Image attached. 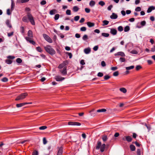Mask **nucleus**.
<instances>
[{
  "mask_svg": "<svg viewBox=\"0 0 155 155\" xmlns=\"http://www.w3.org/2000/svg\"><path fill=\"white\" fill-rule=\"evenodd\" d=\"M110 78V76L108 75H105L104 77V78L105 80H107Z\"/></svg>",
  "mask_w": 155,
  "mask_h": 155,
  "instance_id": "nucleus-43",
  "label": "nucleus"
},
{
  "mask_svg": "<svg viewBox=\"0 0 155 155\" xmlns=\"http://www.w3.org/2000/svg\"><path fill=\"white\" fill-rule=\"evenodd\" d=\"M82 39L84 40H86L88 39L87 36L86 35H84L82 38Z\"/></svg>",
  "mask_w": 155,
  "mask_h": 155,
  "instance_id": "nucleus-42",
  "label": "nucleus"
},
{
  "mask_svg": "<svg viewBox=\"0 0 155 155\" xmlns=\"http://www.w3.org/2000/svg\"><path fill=\"white\" fill-rule=\"evenodd\" d=\"M67 67H64L63 69H60V72L63 75H66L67 74Z\"/></svg>",
  "mask_w": 155,
  "mask_h": 155,
  "instance_id": "nucleus-8",
  "label": "nucleus"
},
{
  "mask_svg": "<svg viewBox=\"0 0 155 155\" xmlns=\"http://www.w3.org/2000/svg\"><path fill=\"white\" fill-rule=\"evenodd\" d=\"M7 58L9 59H13L15 58V57L14 56H9L7 57Z\"/></svg>",
  "mask_w": 155,
  "mask_h": 155,
  "instance_id": "nucleus-62",
  "label": "nucleus"
},
{
  "mask_svg": "<svg viewBox=\"0 0 155 155\" xmlns=\"http://www.w3.org/2000/svg\"><path fill=\"white\" fill-rule=\"evenodd\" d=\"M109 21L107 20H104L103 21V26H104L105 25H107L109 23Z\"/></svg>",
  "mask_w": 155,
  "mask_h": 155,
  "instance_id": "nucleus-34",
  "label": "nucleus"
},
{
  "mask_svg": "<svg viewBox=\"0 0 155 155\" xmlns=\"http://www.w3.org/2000/svg\"><path fill=\"white\" fill-rule=\"evenodd\" d=\"M13 32L8 33V36L9 37H11L13 35Z\"/></svg>",
  "mask_w": 155,
  "mask_h": 155,
  "instance_id": "nucleus-58",
  "label": "nucleus"
},
{
  "mask_svg": "<svg viewBox=\"0 0 155 155\" xmlns=\"http://www.w3.org/2000/svg\"><path fill=\"white\" fill-rule=\"evenodd\" d=\"M120 60L121 62H124L126 61V59L124 58H120Z\"/></svg>",
  "mask_w": 155,
  "mask_h": 155,
  "instance_id": "nucleus-44",
  "label": "nucleus"
},
{
  "mask_svg": "<svg viewBox=\"0 0 155 155\" xmlns=\"http://www.w3.org/2000/svg\"><path fill=\"white\" fill-rule=\"evenodd\" d=\"M65 78H64L60 76H56L55 77V79L57 81H60L64 80Z\"/></svg>",
  "mask_w": 155,
  "mask_h": 155,
  "instance_id": "nucleus-7",
  "label": "nucleus"
},
{
  "mask_svg": "<svg viewBox=\"0 0 155 155\" xmlns=\"http://www.w3.org/2000/svg\"><path fill=\"white\" fill-rule=\"evenodd\" d=\"M134 68V65H132L129 67H126V69L127 70H130L131 69H133Z\"/></svg>",
  "mask_w": 155,
  "mask_h": 155,
  "instance_id": "nucleus-38",
  "label": "nucleus"
},
{
  "mask_svg": "<svg viewBox=\"0 0 155 155\" xmlns=\"http://www.w3.org/2000/svg\"><path fill=\"white\" fill-rule=\"evenodd\" d=\"M95 4V2L93 1H91L89 3V5L90 6L92 7Z\"/></svg>",
  "mask_w": 155,
  "mask_h": 155,
  "instance_id": "nucleus-28",
  "label": "nucleus"
},
{
  "mask_svg": "<svg viewBox=\"0 0 155 155\" xmlns=\"http://www.w3.org/2000/svg\"><path fill=\"white\" fill-rule=\"evenodd\" d=\"M6 25L8 26L9 28H11L12 27L11 24L10 23V22L9 20H8L6 21Z\"/></svg>",
  "mask_w": 155,
  "mask_h": 155,
  "instance_id": "nucleus-22",
  "label": "nucleus"
},
{
  "mask_svg": "<svg viewBox=\"0 0 155 155\" xmlns=\"http://www.w3.org/2000/svg\"><path fill=\"white\" fill-rule=\"evenodd\" d=\"M62 147H61L58 151L57 155H62Z\"/></svg>",
  "mask_w": 155,
  "mask_h": 155,
  "instance_id": "nucleus-19",
  "label": "nucleus"
},
{
  "mask_svg": "<svg viewBox=\"0 0 155 155\" xmlns=\"http://www.w3.org/2000/svg\"><path fill=\"white\" fill-rule=\"evenodd\" d=\"M43 142L44 144H45L47 143V141L45 137L43 138Z\"/></svg>",
  "mask_w": 155,
  "mask_h": 155,
  "instance_id": "nucleus-54",
  "label": "nucleus"
},
{
  "mask_svg": "<svg viewBox=\"0 0 155 155\" xmlns=\"http://www.w3.org/2000/svg\"><path fill=\"white\" fill-rule=\"evenodd\" d=\"M91 51V49L89 48H85L84 50V52L86 54H88Z\"/></svg>",
  "mask_w": 155,
  "mask_h": 155,
  "instance_id": "nucleus-15",
  "label": "nucleus"
},
{
  "mask_svg": "<svg viewBox=\"0 0 155 155\" xmlns=\"http://www.w3.org/2000/svg\"><path fill=\"white\" fill-rule=\"evenodd\" d=\"M135 10L137 12H139L141 10V8L140 7H137L135 8Z\"/></svg>",
  "mask_w": 155,
  "mask_h": 155,
  "instance_id": "nucleus-51",
  "label": "nucleus"
},
{
  "mask_svg": "<svg viewBox=\"0 0 155 155\" xmlns=\"http://www.w3.org/2000/svg\"><path fill=\"white\" fill-rule=\"evenodd\" d=\"M97 76L99 77H102L103 76V73L99 72L98 73Z\"/></svg>",
  "mask_w": 155,
  "mask_h": 155,
  "instance_id": "nucleus-52",
  "label": "nucleus"
},
{
  "mask_svg": "<svg viewBox=\"0 0 155 155\" xmlns=\"http://www.w3.org/2000/svg\"><path fill=\"white\" fill-rule=\"evenodd\" d=\"M28 96L27 93L25 92L21 93L18 95L15 99V100L16 101L22 100L25 99L26 97Z\"/></svg>",
  "mask_w": 155,
  "mask_h": 155,
  "instance_id": "nucleus-2",
  "label": "nucleus"
},
{
  "mask_svg": "<svg viewBox=\"0 0 155 155\" xmlns=\"http://www.w3.org/2000/svg\"><path fill=\"white\" fill-rule=\"evenodd\" d=\"M79 9V8L77 6H74L73 7V10L74 12H78Z\"/></svg>",
  "mask_w": 155,
  "mask_h": 155,
  "instance_id": "nucleus-27",
  "label": "nucleus"
},
{
  "mask_svg": "<svg viewBox=\"0 0 155 155\" xmlns=\"http://www.w3.org/2000/svg\"><path fill=\"white\" fill-rule=\"evenodd\" d=\"M27 17L31 24L33 25H35V21L33 17L31 14L30 13L28 12L27 13Z\"/></svg>",
  "mask_w": 155,
  "mask_h": 155,
  "instance_id": "nucleus-3",
  "label": "nucleus"
},
{
  "mask_svg": "<svg viewBox=\"0 0 155 155\" xmlns=\"http://www.w3.org/2000/svg\"><path fill=\"white\" fill-rule=\"evenodd\" d=\"M87 25L89 27H91L94 26L95 24L94 23L91 22H87Z\"/></svg>",
  "mask_w": 155,
  "mask_h": 155,
  "instance_id": "nucleus-16",
  "label": "nucleus"
},
{
  "mask_svg": "<svg viewBox=\"0 0 155 155\" xmlns=\"http://www.w3.org/2000/svg\"><path fill=\"white\" fill-rule=\"evenodd\" d=\"M66 65V63L65 62H63L62 63L59 65L58 68L60 69L62 68H63L64 67H66L65 66Z\"/></svg>",
  "mask_w": 155,
  "mask_h": 155,
  "instance_id": "nucleus-9",
  "label": "nucleus"
},
{
  "mask_svg": "<svg viewBox=\"0 0 155 155\" xmlns=\"http://www.w3.org/2000/svg\"><path fill=\"white\" fill-rule=\"evenodd\" d=\"M155 9V7L153 6H151L148 9L147 12V13L150 12L152 10Z\"/></svg>",
  "mask_w": 155,
  "mask_h": 155,
  "instance_id": "nucleus-12",
  "label": "nucleus"
},
{
  "mask_svg": "<svg viewBox=\"0 0 155 155\" xmlns=\"http://www.w3.org/2000/svg\"><path fill=\"white\" fill-rule=\"evenodd\" d=\"M24 106V104H23V103H20V104H17L16 105V107L18 108L22 107Z\"/></svg>",
  "mask_w": 155,
  "mask_h": 155,
  "instance_id": "nucleus-31",
  "label": "nucleus"
},
{
  "mask_svg": "<svg viewBox=\"0 0 155 155\" xmlns=\"http://www.w3.org/2000/svg\"><path fill=\"white\" fill-rule=\"evenodd\" d=\"M119 75L118 71H116L113 73V75L114 76H117Z\"/></svg>",
  "mask_w": 155,
  "mask_h": 155,
  "instance_id": "nucleus-46",
  "label": "nucleus"
},
{
  "mask_svg": "<svg viewBox=\"0 0 155 155\" xmlns=\"http://www.w3.org/2000/svg\"><path fill=\"white\" fill-rule=\"evenodd\" d=\"M105 147V144L104 143L102 145H101L100 148V150L101 152H103L104 151Z\"/></svg>",
  "mask_w": 155,
  "mask_h": 155,
  "instance_id": "nucleus-17",
  "label": "nucleus"
},
{
  "mask_svg": "<svg viewBox=\"0 0 155 155\" xmlns=\"http://www.w3.org/2000/svg\"><path fill=\"white\" fill-rule=\"evenodd\" d=\"M66 14L68 15H70L71 14V11L70 10H67L66 11Z\"/></svg>",
  "mask_w": 155,
  "mask_h": 155,
  "instance_id": "nucleus-50",
  "label": "nucleus"
},
{
  "mask_svg": "<svg viewBox=\"0 0 155 155\" xmlns=\"http://www.w3.org/2000/svg\"><path fill=\"white\" fill-rule=\"evenodd\" d=\"M8 80V79L6 77H4L3 78L2 80L1 81L4 82H6Z\"/></svg>",
  "mask_w": 155,
  "mask_h": 155,
  "instance_id": "nucleus-40",
  "label": "nucleus"
},
{
  "mask_svg": "<svg viewBox=\"0 0 155 155\" xmlns=\"http://www.w3.org/2000/svg\"><path fill=\"white\" fill-rule=\"evenodd\" d=\"M101 143L100 141H98L97 146H96V148L97 150L99 149L100 148V147L101 146Z\"/></svg>",
  "mask_w": 155,
  "mask_h": 155,
  "instance_id": "nucleus-18",
  "label": "nucleus"
},
{
  "mask_svg": "<svg viewBox=\"0 0 155 155\" xmlns=\"http://www.w3.org/2000/svg\"><path fill=\"white\" fill-rule=\"evenodd\" d=\"M60 16V15L59 14H56L54 17V19L55 20H56L58 19Z\"/></svg>",
  "mask_w": 155,
  "mask_h": 155,
  "instance_id": "nucleus-37",
  "label": "nucleus"
},
{
  "mask_svg": "<svg viewBox=\"0 0 155 155\" xmlns=\"http://www.w3.org/2000/svg\"><path fill=\"white\" fill-rule=\"evenodd\" d=\"M101 65L102 67H105L106 66V63L104 61H102L101 62Z\"/></svg>",
  "mask_w": 155,
  "mask_h": 155,
  "instance_id": "nucleus-55",
  "label": "nucleus"
},
{
  "mask_svg": "<svg viewBox=\"0 0 155 155\" xmlns=\"http://www.w3.org/2000/svg\"><path fill=\"white\" fill-rule=\"evenodd\" d=\"M16 62L18 64H20L22 62V60L20 58H17L16 60Z\"/></svg>",
  "mask_w": 155,
  "mask_h": 155,
  "instance_id": "nucleus-32",
  "label": "nucleus"
},
{
  "mask_svg": "<svg viewBox=\"0 0 155 155\" xmlns=\"http://www.w3.org/2000/svg\"><path fill=\"white\" fill-rule=\"evenodd\" d=\"M102 139L104 142H105L107 140V137L106 135H104L103 136Z\"/></svg>",
  "mask_w": 155,
  "mask_h": 155,
  "instance_id": "nucleus-33",
  "label": "nucleus"
},
{
  "mask_svg": "<svg viewBox=\"0 0 155 155\" xmlns=\"http://www.w3.org/2000/svg\"><path fill=\"white\" fill-rule=\"evenodd\" d=\"M101 35L102 36L105 37H108L109 36V34L108 33H102Z\"/></svg>",
  "mask_w": 155,
  "mask_h": 155,
  "instance_id": "nucleus-29",
  "label": "nucleus"
},
{
  "mask_svg": "<svg viewBox=\"0 0 155 155\" xmlns=\"http://www.w3.org/2000/svg\"><path fill=\"white\" fill-rule=\"evenodd\" d=\"M114 55L115 56L120 55L122 57H124L125 56V54L124 52L122 51H120L115 54Z\"/></svg>",
  "mask_w": 155,
  "mask_h": 155,
  "instance_id": "nucleus-10",
  "label": "nucleus"
},
{
  "mask_svg": "<svg viewBox=\"0 0 155 155\" xmlns=\"http://www.w3.org/2000/svg\"><path fill=\"white\" fill-rule=\"evenodd\" d=\"M142 68V67L140 65H137L136 67V69L137 71H138Z\"/></svg>",
  "mask_w": 155,
  "mask_h": 155,
  "instance_id": "nucleus-48",
  "label": "nucleus"
},
{
  "mask_svg": "<svg viewBox=\"0 0 155 155\" xmlns=\"http://www.w3.org/2000/svg\"><path fill=\"white\" fill-rule=\"evenodd\" d=\"M137 155H140V149H137Z\"/></svg>",
  "mask_w": 155,
  "mask_h": 155,
  "instance_id": "nucleus-63",
  "label": "nucleus"
},
{
  "mask_svg": "<svg viewBox=\"0 0 155 155\" xmlns=\"http://www.w3.org/2000/svg\"><path fill=\"white\" fill-rule=\"evenodd\" d=\"M86 30V28L85 27H81L80 28V30L81 31H85Z\"/></svg>",
  "mask_w": 155,
  "mask_h": 155,
  "instance_id": "nucleus-53",
  "label": "nucleus"
},
{
  "mask_svg": "<svg viewBox=\"0 0 155 155\" xmlns=\"http://www.w3.org/2000/svg\"><path fill=\"white\" fill-rule=\"evenodd\" d=\"M22 21L24 22H28L27 17L26 16H24L22 18Z\"/></svg>",
  "mask_w": 155,
  "mask_h": 155,
  "instance_id": "nucleus-26",
  "label": "nucleus"
},
{
  "mask_svg": "<svg viewBox=\"0 0 155 155\" xmlns=\"http://www.w3.org/2000/svg\"><path fill=\"white\" fill-rule=\"evenodd\" d=\"M57 12L55 9H53L51 10L49 12V14L51 15H53L57 13Z\"/></svg>",
  "mask_w": 155,
  "mask_h": 155,
  "instance_id": "nucleus-14",
  "label": "nucleus"
},
{
  "mask_svg": "<svg viewBox=\"0 0 155 155\" xmlns=\"http://www.w3.org/2000/svg\"><path fill=\"white\" fill-rule=\"evenodd\" d=\"M15 6V3L14 2L13 0H12V3H11V9L12 11Z\"/></svg>",
  "mask_w": 155,
  "mask_h": 155,
  "instance_id": "nucleus-24",
  "label": "nucleus"
},
{
  "mask_svg": "<svg viewBox=\"0 0 155 155\" xmlns=\"http://www.w3.org/2000/svg\"><path fill=\"white\" fill-rule=\"evenodd\" d=\"M5 62L8 64H11L12 63V61L9 59H6L5 61Z\"/></svg>",
  "mask_w": 155,
  "mask_h": 155,
  "instance_id": "nucleus-30",
  "label": "nucleus"
},
{
  "mask_svg": "<svg viewBox=\"0 0 155 155\" xmlns=\"http://www.w3.org/2000/svg\"><path fill=\"white\" fill-rule=\"evenodd\" d=\"M106 111V110L105 109H99L97 110V112H104Z\"/></svg>",
  "mask_w": 155,
  "mask_h": 155,
  "instance_id": "nucleus-36",
  "label": "nucleus"
},
{
  "mask_svg": "<svg viewBox=\"0 0 155 155\" xmlns=\"http://www.w3.org/2000/svg\"><path fill=\"white\" fill-rule=\"evenodd\" d=\"M43 36L44 39L48 42L50 43L52 42V40L46 34H43Z\"/></svg>",
  "mask_w": 155,
  "mask_h": 155,
  "instance_id": "nucleus-4",
  "label": "nucleus"
},
{
  "mask_svg": "<svg viewBox=\"0 0 155 155\" xmlns=\"http://www.w3.org/2000/svg\"><path fill=\"white\" fill-rule=\"evenodd\" d=\"M47 128V127L46 126H42L39 127V129L40 130H44Z\"/></svg>",
  "mask_w": 155,
  "mask_h": 155,
  "instance_id": "nucleus-41",
  "label": "nucleus"
},
{
  "mask_svg": "<svg viewBox=\"0 0 155 155\" xmlns=\"http://www.w3.org/2000/svg\"><path fill=\"white\" fill-rule=\"evenodd\" d=\"M79 18H80L79 16H75L74 17V20L76 21H77L79 20Z\"/></svg>",
  "mask_w": 155,
  "mask_h": 155,
  "instance_id": "nucleus-49",
  "label": "nucleus"
},
{
  "mask_svg": "<svg viewBox=\"0 0 155 155\" xmlns=\"http://www.w3.org/2000/svg\"><path fill=\"white\" fill-rule=\"evenodd\" d=\"M120 90L121 92H122L124 93H125L127 92V90L126 88L124 87H122L120 89Z\"/></svg>",
  "mask_w": 155,
  "mask_h": 155,
  "instance_id": "nucleus-23",
  "label": "nucleus"
},
{
  "mask_svg": "<svg viewBox=\"0 0 155 155\" xmlns=\"http://www.w3.org/2000/svg\"><path fill=\"white\" fill-rule=\"evenodd\" d=\"M118 30L120 31H121L123 30V28L121 26H119L118 28Z\"/></svg>",
  "mask_w": 155,
  "mask_h": 155,
  "instance_id": "nucleus-45",
  "label": "nucleus"
},
{
  "mask_svg": "<svg viewBox=\"0 0 155 155\" xmlns=\"http://www.w3.org/2000/svg\"><path fill=\"white\" fill-rule=\"evenodd\" d=\"M38 152L37 151H35L33 152L32 155H38Z\"/></svg>",
  "mask_w": 155,
  "mask_h": 155,
  "instance_id": "nucleus-64",
  "label": "nucleus"
},
{
  "mask_svg": "<svg viewBox=\"0 0 155 155\" xmlns=\"http://www.w3.org/2000/svg\"><path fill=\"white\" fill-rule=\"evenodd\" d=\"M28 37H30L31 38H33V34L31 30H29L28 33Z\"/></svg>",
  "mask_w": 155,
  "mask_h": 155,
  "instance_id": "nucleus-21",
  "label": "nucleus"
},
{
  "mask_svg": "<svg viewBox=\"0 0 155 155\" xmlns=\"http://www.w3.org/2000/svg\"><path fill=\"white\" fill-rule=\"evenodd\" d=\"M68 124L69 125L72 126H80L81 124L77 122L70 121L68 122Z\"/></svg>",
  "mask_w": 155,
  "mask_h": 155,
  "instance_id": "nucleus-6",
  "label": "nucleus"
},
{
  "mask_svg": "<svg viewBox=\"0 0 155 155\" xmlns=\"http://www.w3.org/2000/svg\"><path fill=\"white\" fill-rule=\"evenodd\" d=\"M44 48L46 51L51 55L54 54L56 53L55 50L50 45H47L46 47H44Z\"/></svg>",
  "mask_w": 155,
  "mask_h": 155,
  "instance_id": "nucleus-1",
  "label": "nucleus"
},
{
  "mask_svg": "<svg viewBox=\"0 0 155 155\" xmlns=\"http://www.w3.org/2000/svg\"><path fill=\"white\" fill-rule=\"evenodd\" d=\"M130 148L132 151H134L135 150V146L133 144L130 145Z\"/></svg>",
  "mask_w": 155,
  "mask_h": 155,
  "instance_id": "nucleus-25",
  "label": "nucleus"
},
{
  "mask_svg": "<svg viewBox=\"0 0 155 155\" xmlns=\"http://www.w3.org/2000/svg\"><path fill=\"white\" fill-rule=\"evenodd\" d=\"M46 3V1L45 0H43L40 2V4L41 5H45Z\"/></svg>",
  "mask_w": 155,
  "mask_h": 155,
  "instance_id": "nucleus-60",
  "label": "nucleus"
},
{
  "mask_svg": "<svg viewBox=\"0 0 155 155\" xmlns=\"http://www.w3.org/2000/svg\"><path fill=\"white\" fill-rule=\"evenodd\" d=\"M25 39L27 41L29 42L30 43L33 45H34L35 44V42L32 40V38L27 36L25 37Z\"/></svg>",
  "mask_w": 155,
  "mask_h": 155,
  "instance_id": "nucleus-5",
  "label": "nucleus"
},
{
  "mask_svg": "<svg viewBox=\"0 0 155 155\" xmlns=\"http://www.w3.org/2000/svg\"><path fill=\"white\" fill-rule=\"evenodd\" d=\"M146 23V22L145 21H142L140 23L141 25L142 26H144L145 25Z\"/></svg>",
  "mask_w": 155,
  "mask_h": 155,
  "instance_id": "nucleus-59",
  "label": "nucleus"
},
{
  "mask_svg": "<svg viewBox=\"0 0 155 155\" xmlns=\"http://www.w3.org/2000/svg\"><path fill=\"white\" fill-rule=\"evenodd\" d=\"M98 48V46L96 45L93 48V50L95 51H97Z\"/></svg>",
  "mask_w": 155,
  "mask_h": 155,
  "instance_id": "nucleus-57",
  "label": "nucleus"
},
{
  "mask_svg": "<svg viewBox=\"0 0 155 155\" xmlns=\"http://www.w3.org/2000/svg\"><path fill=\"white\" fill-rule=\"evenodd\" d=\"M110 33L112 34L115 35L117 33V31L114 28H111L110 29Z\"/></svg>",
  "mask_w": 155,
  "mask_h": 155,
  "instance_id": "nucleus-11",
  "label": "nucleus"
},
{
  "mask_svg": "<svg viewBox=\"0 0 155 155\" xmlns=\"http://www.w3.org/2000/svg\"><path fill=\"white\" fill-rule=\"evenodd\" d=\"M98 4L101 6H103L105 5V3L104 1H101L98 2Z\"/></svg>",
  "mask_w": 155,
  "mask_h": 155,
  "instance_id": "nucleus-39",
  "label": "nucleus"
},
{
  "mask_svg": "<svg viewBox=\"0 0 155 155\" xmlns=\"http://www.w3.org/2000/svg\"><path fill=\"white\" fill-rule=\"evenodd\" d=\"M37 50L39 52H41L42 51V49L40 47H38L36 48Z\"/></svg>",
  "mask_w": 155,
  "mask_h": 155,
  "instance_id": "nucleus-47",
  "label": "nucleus"
},
{
  "mask_svg": "<svg viewBox=\"0 0 155 155\" xmlns=\"http://www.w3.org/2000/svg\"><path fill=\"white\" fill-rule=\"evenodd\" d=\"M131 53L134 54H137L138 52L136 50H132L131 51Z\"/></svg>",
  "mask_w": 155,
  "mask_h": 155,
  "instance_id": "nucleus-56",
  "label": "nucleus"
},
{
  "mask_svg": "<svg viewBox=\"0 0 155 155\" xmlns=\"http://www.w3.org/2000/svg\"><path fill=\"white\" fill-rule=\"evenodd\" d=\"M130 30V27L128 26H126L124 28L125 32H127Z\"/></svg>",
  "mask_w": 155,
  "mask_h": 155,
  "instance_id": "nucleus-35",
  "label": "nucleus"
},
{
  "mask_svg": "<svg viewBox=\"0 0 155 155\" xmlns=\"http://www.w3.org/2000/svg\"><path fill=\"white\" fill-rule=\"evenodd\" d=\"M126 140L128 142H130L132 140L131 137L130 136H127L125 137Z\"/></svg>",
  "mask_w": 155,
  "mask_h": 155,
  "instance_id": "nucleus-20",
  "label": "nucleus"
},
{
  "mask_svg": "<svg viewBox=\"0 0 155 155\" xmlns=\"http://www.w3.org/2000/svg\"><path fill=\"white\" fill-rule=\"evenodd\" d=\"M85 12L87 13H89L90 12V9L87 8H86L85 9Z\"/></svg>",
  "mask_w": 155,
  "mask_h": 155,
  "instance_id": "nucleus-61",
  "label": "nucleus"
},
{
  "mask_svg": "<svg viewBox=\"0 0 155 155\" xmlns=\"http://www.w3.org/2000/svg\"><path fill=\"white\" fill-rule=\"evenodd\" d=\"M117 17L118 16L116 14L113 13L112 15L110 16V18L111 19H116L117 18Z\"/></svg>",
  "mask_w": 155,
  "mask_h": 155,
  "instance_id": "nucleus-13",
  "label": "nucleus"
}]
</instances>
